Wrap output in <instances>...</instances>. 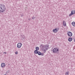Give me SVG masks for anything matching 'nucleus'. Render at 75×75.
<instances>
[{
    "instance_id": "f257e3e1",
    "label": "nucleus",
    "mask_w": 75,
    "mask_h": 75,
    "mask_svg": "<svg viewBox=\"0 0 75 75\" xmlns=\"http://www.w3.org/2000/svg\"><path fill=\"white\" fill-rule=\"evenodd\" d=\"M6 7L4 5H0V13L4 12L5 11Z\"/></svg>"
},
{
    "instance_id": "f03ea898",
    "label": "nucleus",
    "mask_w": 75,
    "mask_h": 75,
    "mask_svg": "<svg viewBox=\"0 0 75 75\" xmlns=\"http://www.w3.org/2000/svg\"><path fill=\"white\" fill-rule=\"evenodd\" d=\"M40 47L41 48L42 50L45 49V50H47L49 48V45H40Z\"/></svg>"
},
{
    "instance_id": "7ed1b4c3",
    "label": "nucleus",
    "mask_w": 75,
    "mask_h": 75,
    "mask_svg": "<svg viewBox=\"0 0 75 75\" xmlns=\"http://www.w3.org/2000/svg\"><path fill=\"white\" fill-rule=\"evenodd\" d=\"M53 52L54 53H56V54H58L59 52V50L58 49V47L55 48L53 49Z\"/></svg>"
},
{
    "instance_id": "20e7f679",
    "label": "nucleus",
    "mask_w": 75,
    "mask_h": 75,
    "mask_svg": "<svg viewBox=\"0 0 75 75\" xmlns=\"http://www.w3.org/2000/svg\"><path fill=\"white\" fill-rule=\"evenodd\" d=\"M21 46H22V43H19L17 45V47L18 48H20Z\"/></svg>"
},
{
    "instance_id": "39448f33",
    "label": "nucleus",
    "mask_w": 75,
    "mask_h": 75,
    "mask_svg": "<svg viewBox=\"0 0 75 75\" xmlns=\"http://www.w3.org/2000/svg\"><path fill=\"white\" fill-rule=\"evenodd\" d=\"M59 29V28H56L53 30V33H57V31H58Z\"/></svg>"
},
{
    "instance_id": "423d86ee",
    "label": "nucleus",
    "mask_w": 75,
    "mask_h": 75,
    "mask_svg": "<svg viewBox=\"0 0 75 75\" xmlns=\"http://www.w3.org/2000/svg\"><path fill=\"white\" fill-rule=\"evenodd\" d=\"M67 35L69 37H72V33L71 32H68Z\"/></svg>"
},
{
    "instance_id": "0eeeda50",
    "label": "nucleus",
    "mask_w": 75,
    "mask_h": 75,
    "mask_svg": "<svg viewBox=\"0 0 75 75\" xmlns=\"http://www.w3.org/2000/svg\"><path fill=\"white\" fill-rule=\"evenodd\" d=\"M5 65H6L5 63H2L1 65V68H4L5 67Z\"/></svg>"
},
{
    "instance_id": "6e6552de",
    "label": "nucleus",
    "mask_w": 75,
    "mask_h": 75,
    "mask_svg": "<svg viewBox=\"0 0 75 75\" xmlns=\"http://www.w3.org/2000/svg\"><path fill=\"white\" fill-rule=\"evenodd\" d=\"M72 38H69L68 39V41H69V42H71V41H72Z\"/></svg>"
},
{
    "instance_id": "1a4fd4ad",
    "label": "nucleus",
    "mask_w": 75,
    "mask_h": 75,
    "mask_svg": "<svg viewBox=\"0 0 75 75\" xmlns=\"http://www.w3.org/2000/svg\"><path fill=\"white\" fill-rule=\"evenodd\" d=\"M63 24L64 26H66V23L65 22V21H63Z\"/></svg>"
},
{
    "instance_id": "9d476101",
    "label": "nucleus",
    "mask_w": 75,
    "mask_h": 75,
    "mask_svg": "<svg viewBox=\"0 0 75 75\" xmlns=\"http://www.w3.org/2000/svg\"><path fill=\"white\" fill-rule=\"evenodd\" d=\"M71 24L74 27H75V22H73Z\"/></svg>"
},
{
    "instance_id": "9b49d317",
    "label": "nucleus",
    "mask_w": 75,
    "mask_h": 75,
    "mask_svg": "<svg viewBox=\"0 0 75 75\" xmlns=\"http://www.w3.org/2000/svg\"><path fill=\"white\" fill-rule=\"evenodd\" d=\"M37 54L39 55H42V53L41 52H38Z\"/></svg>"
},
{
    "instance_id": "f8f14e48",
    "label": "nucleus",
    "mask_w": 75,
    "mask_h": 75,
    "mask_svg": "<svg viewBox=\"0 0 75 75\" xmlns=\"http://www.w3.org/2000/svg\"><path fill=\"white\" fill-rule=\"evenodd\" d=\"M38 50H35L34 51V53L35 54H38Z\"/></svg>"
},
{
    "instance_id": "ddd939ff",
    "label": "nucleus",
    "mask_w": 75,
    "mask_h": 75,
    "mask_svg": "<svg viewBox=\"0 0 75 75\" xmlns=\"http://www.w3.org/2000/svg\"><path fill=\"white\" fill-rule=\"evenodd\" d=\"M71 13H72L73 14H75V10H73L71 12Z\"/></svg>"
},
{
    "instance_id": "4468645a",
    "label": "nucleus",
    "mask_w": 75,
    "mask_h": 75,
    "mask_svg": "<svg viewBox=\"0 0 75 75\" xmlns=\"http://www.w3.org/2000/svg\"><path fill=\"white\" fill-rule=\"evenodd\" d=\"M69 71L65 73V75H68V74H69Z\"/></svg>"
},
{
    "instance_id": "2eb2a0df",
    "label": "nucleus",
    "mask_w": 75,
    "mask_h": 75,
    "mask_svg": "<svg viewBox=\"0 0 75 75\" xmlns=\"http://www.w3.org/2000/svg\"><path fill=\"white\" fill-rule=\"evenodd\" d=\"M36 50H37V51H38V50H39V47H36Z\"/></svg>"
},
{
    "instance_id": "dca6fc26",
    "label": "nucleus",
    "mask_w": 75,
    "mask_h": 75,
    "mask_svg": "<svg viewBox=\"0 0 75 75\" xmlns=\"http://www.w3.org/2000/svg\"><path fill=\"white\" fill-rule=\"evenodd\" d=\"M43 50L44 53H45V52H46V51L47 50H46V49H43Z\"/></svg>"
},
{
    "instance_id": "f3484780",
    "label": "nucleus",
    "mask_w": 75,
    "mask_h": 75,
    "mask_svg": "<svg viewBox=\"0 0 75 75\" xmlns=\"http://www.w3.org/2000/svg\"><path fill=\"white\" fill-rule=\"evenodd\" d=\"M72 13V12L69 15V16H71V15H73V13Z\"/></svg>"
},
{
    "instance_id": "a211bd4d",
    "label": "nucleus",
    "mask_w": 75,
    "mask_h": 75,
    "mask_svg": "<svg viewBox=\"0 0 75 75\" xmlns=\"http://www.w3.org/2000/svg\"><path fill=\"white\" fill-rule=\"evenodd\" d=\"M22 38L23 39H24L25 38V37L24 36H22Z\"/></svg>"
},
{
    "instance_id": "6ab92c4d",
    "label": "nucleus",
    "mask_w": 75,
    "mask_h": 75,
    "mask_svg": "<svg viewBox=\"0 0 75 75\" xmlns=\"http://www.w3.org/2000/svg\"><path fill=\"white\" fill-rule=\"evenodd\" d=\"M35 18V17H34V16H33L32 18V19H33V20H34V18Z\"/></svg>"
},
{
    "instance_id": "aec40b11",
    "label": "nucleus",
    "mask_w": 75,
    "mask_h": 75,
    "mask_svg": "<svg viewBox=\"0 0 75 75\" xmlns=\"http://www.w3.org/2000/svg\"><path fill=\"white\" fill-rule=\"evenodd\" d=\"M18 54V52H15L16 54Z\"/></svg>"
},
{
    "instance_id": "412c9836",
    "label": "nucleus",
    "mask_w": 75,
    "mask_h": 75,
    "mask_svg": "<svg viewBox=\"0 0 75 75\" xmlns=\"http://www.w3.org/2000/svg\"><path fill=\"white\" fill-rule=\"evenodd\" d=\"M42 56H44V53H42V54L41 55Z\"/></svg>"
},
{
    "instance_id": "4be33fe9",
    "label": "nucleus",
    "mask_w": 75,
    "mask_h": 75,
    "mask_svg": "<svg viewBox=\"0 0 75 75\" xmlns=\"http://www.w3.org/2000/svg\"><path fill=\"white\" fill-rule=\"evenodd\" d=\"M4 54H7V53H6V52H4Z\"/></svg>"
},
{
    "instance_id": "5701e85b",
    "label": "nucleus",
    "mask_w": 75,
    "mask_h": 75,
    "mask_svg": "<svg viewBox=\"0 0 75 75\" xmlns=\"http://www.w3.org/2000/svg\"><path fill=\"white\" fill-rule=\"evenodd\" d=\"M30 18H29L28 20H30Z\"/></svg>"
}]
</instances>
